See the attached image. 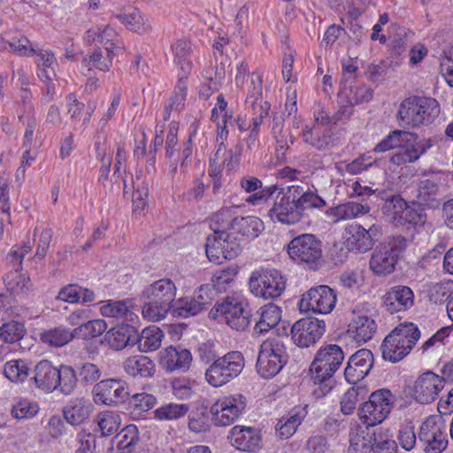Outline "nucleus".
<instances>
[{
  "label": "nucleus",
  "instance_id": "obj_57",
  "mask_svg": "<svg viewBox=\"0 0 453 453\" xmlns=\"http://www.w3.org/2000/svg\"><path fill=\"white\" fill-rule=\"evenodd\" d=\"M98 42L104 47L106 52L115 53V50L123 48V42L119 34L110 26L100 27Z\"/></svg>",
  "mask_w": 453,
  "mask_h": 453
},
{
  "label": "nucleus",
  "instance_id": "obj_6",
  "mask_svg": "<svg viewBox=\"0 0 453 453\" xmlns=\"http://www.w3.org/2000/svg\"><path fill=\"white\" fill-rule=\"evenodd\" d=\"M395 396L387 388L372 392L358 410L359 418L372 427L383 422L391 412Z\"/></svg>",
  "mask_w": 453,
  "mask_h": 453
},
{
  "label": "nucleus",
  "instance_id": "obj_61",
  "mask_svg": "<svg viewBox=\"0 0 453 453\" xmlns=\"http://www.w3.org/2000/svg\"><path fill=\"white\" fill-rule=\"evenodd\" d=\"M8 290L15 294L26 293L31 288L30 279L16 270L7 274L5 278Z\"/></svg>",
  "mask_w": 453,
  "mask_h": 453
},
{
  "label": "nucleus",
  "instance_id": "obj_31",
  "mask_svg": "<svg viewBox=\"0 0 453 453\" xmlns=\"http://www.w3.org/2000/svg\"><path fill=\"white\" fill-rule=\"evenodd\" d=\"M237 206H226L216 211L210 219V228L212 234L229 233L234 230L235 219H237Z\"/></svg>",
  "mask_w": 453,
  "mask_h": 453
},
{
  "label": "nucleus",
  "instance_id": "obj_25",
  "mask_svg": "<svg viewBox=\"0 0 453 453\" xmlns=\"http://www.w3.org/2000/svg\"><path fill=\"white\" fill-rule=\"evenodd\" d=\"M389 203L393 204L395 209L403 210L401 219L404 223L414 226H422L426 222V213L418 202L407 204L402 197L394 196Z\"/></svg>",
  "mask_w": 453,
  "mask_h": 453
},
{
  "label": "nucleus",
  "instance_id": "obj_27",
  "mask_svg": "<svg viewBox=\"0 0 453 453\" xmlns=\"http://www.w3.org/2000/svg\"><path fill=\"white\" fill-rule=\"evenodd\" d=\"M58 371V368L55 367L51 362L42 360L35 366V375L32 379L37 388L43 391L51 392L57 389Z\"/></svg>",
  "mask_w": 453,
  "mask_h": 453
},
{
  "label": "nucleus",
  "instance_id": "obj_54",
  "mask_svg": "<svg viewBox=\"0 0 453 453\" xmlns=\"http://www.w3.org/2000/svg\"><path fill=\"white\" fill-rule=\"evenodd\" d=\"M107 330V324L104 319L89 320L74 328V334L78 338L92 339L100 336Z\"/></svg>",
  "mask_w": 453,
  "mask_h": 453
},
{
  "label": "nucleus",
  "instance_id": "obj_8",
  "mask_svg": "<svg viewBox=\"0 0 453 453\" xmlns=\"http://www.w3.org/2000/svg\"><path fill=\"white\" fill-rule=\"evenodd\" d=\"M249 285L250 291L256 296L275 299L285 290L286 280L275 269H260L252 273Z\"/></svg>",
  "mask_w": 453,
  "mask_h": 453
},
{
  "label": "nucleus",
  "instance_id": "obj_19",
  "mask_svg": "<svg viewBox=\"0 0 453 453\" xmlns=\"http://www.w3.org/2000/svg\"><path fill=\"white\" fill-rule=\"evenodd\" d=\"M95 401L106 405H114L125 401L128 392L121 380H104L94 387Z\"/></svg>",
  "mask_w": 453,
  "mask_h": 453
},
{
  "label": "nucleus",
  "instance_id": "obj_7",
  "mask_svg": "<svg viewBox=\"0 0 453 453\" xmlns=\"http://www.w3.org/2000/svg\"><path fill=\"white\" fill-rule=\"evenodd\" d=\"M418 442L424 453H441L446 449L447 425L441 415H431L421 424Z\"/></svg>",
  "mask_w": 453,
  "mask_h": 453
},
{
  "label": "nucleus",
  "instance_id": "obj_5",
  "mask_svg": "<svg viewBox=\"0 0 453 453\" xmlns=\"http://www.w3.org/2000/svg\"><path fill=\"white\" fill-rule=\"evenodd\" d=\"M420 337V332L413 323L399 324L386 336L382 344L385 360L396 363L407 356Z\"/></svg>",
  "mask_w": 453,
  "mask_h": 453
},
{
  "label": "nucleus",
  "instance_id": "obj_4",
  "mask_svg": "<svg viewBox=\"0 0 453 453\" xmlns=\"http://www.w3.org/2000/svg\"><path fill=\"white\" fill-rule=\"evenodd\" d=\"M440 113L438 102L432 97L411 96L398 110V120L403 128H415L431 124Z\"/></svg>",
  "mask_w": 453,
  "mask_h": 453
},
{
  "label": "nucleus",
  "instance_id": "obj_24",
  "mask_svg": "<svg viewBox=\"0 0 453 453\" xmlns=\"http://www.w3.org/2000/svg\"><path fill=\"white\" fill-rule=\"evenodd\" d=\"M192 356L186 349L168 347L161 353L160 364L168 372L187 371L191 364Z\"/></svg>",
  "mask_w": 453,
  "mask_h": 453
},
{
  "label": "nucleus",
  "instance_id": "obj_10",
  "mask_svg": "<svg viewBox=\"0 0 453 453\" xmlns=\"http://www.w3.org/2000/svg\"><path fill=\"white\" fill-rule=\"evenodd\" d=\"M289 257L297 263L317 266L322 259V243L315 235L303 234L295 237L288 245Z\"/></svg>",
  "mask_w": 453,
  "mask_h": 453
},
{
  "label": "nucleus",
  "instance_id": "obj_29",
  "mask_svg": "<svg viewBox=\"0 0 453 453\" xmlns=\"http://www.w3.org/2000/svg\"><path fill=\"white\" fill-rule=\"evenodd\" d=\"M397 258L384 246L376 247L370 259V269L377 275H388L395 269Z\"/></svg>",
  "mask_w": 453,
  "mask_h": 453
},
{
  "label": "nucleus",
  "instance_id": "obj_9",
  "mask_svg": "<svg viewBox=\"0 0 453 453\" xmlns=\"http://www.w3.org/2000/svg\"><path fill=\"white\" fill-rule=\"evenodd\" d=\"M241 250V242L234 233L211 234L206 239V256L215 264L220 265L226 260L234 259Z\"/></svg>",
  "mask_w": 453,
  "mask_h": 453
},
{
  "label": "nucleus",
  "instance_id": "obj_13",
  "mask_svg": "<svg viewBox=\"0 0 453 453\" xmlns=\"http://www.w3.org/2000/svg\"><path fill=\"white\" fill-rule=\"evenodd\" d=\"M246 407V399L242 395H226L218 399L211 407L215 424L226 426L235 422Z\"/></svg>",
  "mask_w": 453,
  "mask_h": 453
},
{
  "label": "nucleus",
  "instance_id": "obj_39",
  "mask_svg": "<svg viewBox=\"0 0 453 453\" xmlns=\"http://www.w3.org/2000/svg\"><path fill=\"white\" fill-rule=\"evenodd\" d=\"M304 415L301 411L292 410L288 415L282 417L275 426L277 435L280 439H288L296 431L302 423Z\"/></svg>",
  "mask_w": 453,
  "mask_h": 453
},
{
  "label": "nucleus",
  "instance_id": "obj_3",
  "mask_svg": "<svg viewBox=\"0 0 453 453\" xmlns=\"http://www.w3.org/2000/svg\"><path fill=\"white\" fill-rule=\"evenodd\" d=\"M177 288L170 279H160L147 286L142 295L148 299L142 306V313L144 318L152 321H159L173 307Z\"/></svg>",
  "mask_w": 453,
  "mask_h": 453
},
{
  "label": "nucleus",
  "instance_id": "obj_40",
  "mask_svg": "<svg viewBox=\"0 0 453 453\" xmlns=\"http://www.w3.org/2000/svg\"><path fill=\"white\" fill-rule=\"evenodd\" d=\"M118 19L128 29L138 34H145L151 29L148 19L137 9L124 12L119 15Z\"/></svg>",
  "mask_w": 453,
  "mask_h": 453
},
{
  "label": "nucleus",
  "instance_id": "obj_53",
  "mask_svg": "<svg viewBox=\"0 0 453 453\" xmlns=\"http://www.w3.org/2000/svg\"><path fill=\"white\" fill-rule=\"evenodd\" d=\"M31 371L27 361L23 359L11 360L4 365V375L12 381H24Z\"/></svg>",
  "mask_w": 453,
  "mask_h": 453
},
{
  "label": "nucleus",
  "instance_id": "obj_60",
  "mask_svg": "<svg viewBox=\"0 0 453 453\" xmlns=\"http://www.w3.org/2000/svg\"><path fill=\"white\" fill-rule=\"evenodd\" d=\"M188 411V406L184 403H168L157 408L154 413L155 418L159 420L177 419Z\"/></svg>",
  "mask_w": 453,
  "mask_h": 453
},
{
  "label": "nucleus",
  "instance_id": "obj_32",
  "mask_svg": "<svg viewBox=\"0 0 453 453\" xmlns=\"http://www.w3.org/2000/svg\"><path fill=\"white\" fill-rule=\"evenodd\" d=\"M257 314L259 319L254 326V333L264 334L278 326L281 319V309L273 303H268L262 306Z\"/></svg>",
  "mask_w": 453,
  "mask_h": 453
},
{
  "label": "nucleus",
  "instance_id": "obj_46",
  "mask_svg": "<svg viewBox=\"0 0 453 453\" xmlns=\"http://www.w3.org/2000/svg\"><path fill=\"white\" fill-rule=\"evenodd\" d=\"M57 389L62 394L70 395L77 386V373L75 370L69 365H61L57 373Z\"/></svg>",
  "mask_w": 453,
  "mask_h": 453
},
{
  "label": "nucleus",
  "instance_id": "obj_2",
  "mask_svg": "<svg viewBox=\"0 0 453 453\" xmlns=\"http://www.w3.org/2000/svg\"><path fill=\"white\" fill-rule=\"evenodd\" d=\"M201 358L206 363L211 362L205 371L206 381L212 387H221L238 377L245 365L242 353L230 351L222 357H216L209 351L206 354L203 348H199Z\"/></svg>",
  "mask_w": 453,
  "mask_h": 453
},
{
  "label": "nucleus",
  "instance_id": "obj_33",
  "mask_svg": "<svg viewBox=\"0 0 453 453\" xmlns=\"http://www.w3.org/2000/svg\"><path fill=\"white\" fill-rule=\"evenodd\" d=\"M371 208L367 203L349 202L336 207L329 208L326 214L334 222L350 219L370 211Z\"/></svg>",
  "mask_w": 453,
  "mask_h": 453
},
{
  "label": "nucleus",
  "instance_id": "obj_28",
  "mask_svg": "<svg viewBox=\"0 0 453 453\" xmlns=\"http://www.w3.org/2000/svg\"><path fill=\"white\" fill-rule=\"evenodd\" d=\"M377 330V324L367 315H357L349 326V333L357 343L367 342L372 338Z\"/></svg>",
  "mask_w": 453,
  "mask_h": 453
},
{
  "label": "nucleus",
  "instance_id": "obj_47",
  "mask_svg": "<svg viewBox=\"0 0 453 453\" xmlns=\"http://www.w3.org/2000/svg\"><path fill=\"white\" fill-rule=\"evenodd\" d=\"M116 54L106 52V56L103 54L100 48H96L90 55L85 56L82 64L90 70L95 67L100 71L107 72L112 65V59Z\"/></svg>",
  "mask_w": 453,
  "mask_h": 453
},
{
  "label": "nucleus",
  "instance_id": "obj_55",
  "mask_svg": "<svg viewBox=\"0 0 453 453\" xmlns=\"http://www.w3.org/2000/svg\"><path fill=\"white\" fill-rule=\"evenodd\" d=\"M367 389L362 386L352 387L346 391L341 400V411L345 415H350L354 412L357 403L364 399Z\"/></svg>",
  "mask_w": 453,
  "mask_h": 453
},
{
  "label": "nucleus",
  "instance_id": "obj_45",
  "mask_svg": "<svg viewBox=\"0 0 453 453\" xmlns=\"http://www.w3.org/2000/svg\"><path fill=\"white\" fill-rule=\"evenodd\" d=\"M412 134L403 130H394L387 135L381 142H380L373 149L375 152H385L395 148L401 150L405 142L409 141V137Z\"/></svg>",
  "mask_w": 453,
  "mask_h": 453
},
{
  "label": "nucleus",
  "instance_id": "obj_48",
  "mask_svg": "<svg viewBox=\"0 0 453 453\" xmlns=\"http://www.w3.org/2000/svg\"><path fill=\"white\" fill-rule=\"evenodd\" d=\"M302 135L306 143L318 150H324L329 144V136L325 134L319 124H314L312 127L305 126Z\"/></svg>",
  "mask_w": 453,
  "mask_h": 453
},
{
  "label": "nucleus",
  "instance_id": "obj_16",
  "mask_svg": "<svg viewBox=\"0 0 453 453\" xmlns=\"http://www.w3.org/2000/svg\"><path fill=\"white\" fill-rule=\"evenodd\" d=\"M268 214L273 221L287 225L296 224L301 220L303 214L296 199H293L290 187H288L286 191L278 194Z\"/></svg>",
  "mask_w": 453,
  "mask_h": 453
},
{
  "label": "nucleus",
  "instance_id": "obj_43",
  "mask_svg": "<svg viewBox=\"0 0 453 453\" xmlns=\"http://www.w3.org/2000/svg\"><path fill=\"white\" fill-rule=\"evenodd\" d=\"M73 338H76L74 329L69 330L65 326H57L46 330L40 334V339L42 342L57 348L67 344Z\"/></svg>",
  "mask_w": 453,
  "mask_h": 453
},
{
  "label": "nucleus",
  "instance_id": "obj_58",
  "mask_svg": "<svg viewBox=\"0 0 453 453\" xmlns=\"http://www.w3.org/2000/svg\"><path fill=\"white\" fill-rule=\"evenodd\" d=\"M26 328L20 322L12 320L0 327V338L6 343H13L24 337Z\"/></svg>",
  "mask_w": 453,
  "mask_h": 453
},
{
  "label": "nucleus",
  "instance_id": "obj_63",
  "mask_svg": "<svg viewBox=\"0 0 453 453\" xmlns=\"http://www.w3.org/2000/svg\"><path fill=\"white\" fill-rule=\"evenodd\" d=\"M453 291V281L450 280H442L434 284L429 289L430 301L437 303L448 300Z\"/></svg>",
  "mask_w": 453,
  "mask_h": 453
},
{
  "label": "nucleus",
  "instance_id": "obj_38",
  "mask_svg": "<svg viewBox=\"0 0 453 453\" xmlns=\"http://www.w3.org/2000/svg\"><path fill=\"white\" fill-rule=\"evenodd\" d=\"M163 332L156 326L144 328L141 334L136 333V340L138 349L142 352H150L157 350L162 342Z\"/></svg>",
  "mask_w": 453,
  "mask_h": 453
},
{
  "label": "nucleus",
  "instance_id": "obj_11",
  "mask_svg": "<svg viewBox=\"0 0 453 453\" xmlns=\"http://www.w3.org/2000/svg\"><path fill=\"white\" fill-rule=\"evenodd\" d=\"M216 312L232 329L244 331L250 324V312L238 297L227 296L216 306Z\"/></svg>",
  "mask_w": 453,
  "mask_h": 453
},
{
  "label": "nucleus",
  "instance_id": "obj_59",
  "mask_svg": "<svg viewBox=\"0 0 453 453\" xmlns=\"http://www.w3.org/2000/svg\"><path fill=\"white\" fill-rule=\"evenodd\" d=\"M100 312L104 317L121 319L127 316L130 312V306L127 301H112L101 302Z\"/></svg>",
  "mask_w": 453,
  "mask_h": 453
},
{
  "label": "nucleus",
  "instance_id": "obj_17",
  "mask_svg": "<svg viewBox=\"0 0 453 453\" xmlns=\"http://www.w3.org/2000/svg\"><path fill=\"white\" fill-rule=\"evenodd\" d=\"M444 385L443 378L433 372H426L416 380L413 396L420 403H430L437 398Z\"/></svg>",
  "mask_w": 453,
  "mask_h": 453
},
{
  "label": "nucleus",
  "instance_id": "obj_14",
  "mask_svg": "<svg viewBox=\"0 0 453 453\" xmlns=\"http://www.w3.org/2000/svg\"><path fill=\"white\" fill-rule=\"evenodd\" d=\"M345 231L347 249L359 253L370 250L381 236V227L377 224H372L368 228L352 224Z\"/></svg>",
  "mask_w": 453,
  "mask_h": 453
},
{
  "label": "nucleus",
  "instance_id": "obj_20",
  "mask_svg": "<svg viewBox=\"0 0 453 453\" xmlns=\"http://www.w3.org/2000/svg\"><path fill=\"white\" fill-rule=\"evenodd\" d=\"M372 353L366 349H362L353 354L344 370V376L349 384H357L362 380L372 367Z\"/></svg>",
  "mask_w": 453,
  "mask_h": 453
},
{
  "label": "nucleus",
  "instance_id": "obj_42",
  "mask_svg": "<svg viewBox=\"0 0 453 453\" xmlns=\"http://www.w3.org/2000/svg\"><path fill=\"white\" fill-rule=\"evenodd\" d=\"M262 91V77L260 74L253 73L250 76V81L248 86V95L245 103L247 106L252 108L254 111V116L257 115L261 105H265L266 104L269 106L266 102H263Z\"/></svg>",
  "mask_w": 453,
  "mask_h": 453
},
{
  "label": "nucleus",
  "instance_id": "obj_44",
  "mask_svg": "<svg viewBox=\"0 0 453 453\" xmlns=\"http://www.w3.org/2000/svg\"><path fill=\"white\" fill-rule=\"evenodd\" d=\"M119 453H131L139 442V434L136 426L128 425L114 437Z\"/></svg>",
  "mask_w": 453,
  "mask_h": 453
},
{
  "label": "nucleus",
  "instance_id": "obj_52",
  "mask_svg": "<svg viewBox=\"0 0 453 453\" xmlns=\"http://www.w3.org/2000/svg\"><path fill=\"white\" fill-rule=\"evenodd\" d=\"M97 425L103 437L112 435L121 425L120 415L113 411H104L97 416Z\"/></svg>",
  "mask_w": 453,
  "mask_h": 453
},
{
  "label": "nucleus",
  "instance_id": "obj_30",
  "mask_svg": "<svg viewBox=\"0 0 453 453\" xmlns=\"http://www.w3.org/2000/svg\"><path fill=\"white\" fill-rule=\"evenodd\" d=\"M135 340V328L127 324L112 327L105 335V341L108 342L109 346L116 350H120L127 345L134 344Z\"/></svg>",
  "mask_w": 453,
  "mask_h": 453
},
{
  "label": "nucleus",
  "instance_id": "obj_62",
  "mask_svg": "<svg viewBox=\"0 0 453 453\" xmlns=\"http://www.w3.org/2000/svg\"><path fill=\"white\" fill-rule=\"evenodd\" d=\"M172 310L175 315L183 318L195 316L202 311L200 305L192 297H184L177 300L173 303Z\"/></svg>",
  "mask_w": 453,
  "mask_h": 453
},
{
  "label": "nucleus",
  "instance_id": "obj_56",
  "mask_svg": "<svg viewBox=\"0 0 453 453\" xmlns=\"http://www.w3.org/2000/svg\"><path fill=\"white\" fill-rule=\"evenodd\" d=\"M259 353L267 355V357H275L284 362L288 360L286 346L280 337H272L264 341L260 346Z\"/></svg>",
  "mask_w": 453,
  "mask_h": 453
},
{
  "label": "nucleus",
  "instance_id": "obj_49",
  "mask_svg": "<svg viewBox=\"0 0 453 453\" xmlns=\"http://www.w3.org/2000/svg\"><path fill=\"white\" fill-rule=\"evenodd\" d=\"M269 106L265 104L259 107L257 116L252 118V127L249 135L243 140L246 145V151L251 152L258 147V134L264 118L268 114Z\"/></svg>",
  "mask_w": 453,
  "mask_h": 453
},
{
  "label": "nucleus",
  "instance_id": "obj_26",
  "mask_svg": "<svg viewBox=\"0 0 453 453\" xmlns=\"http://www.w3.org/2000/svg\"><path fill=\"white\" fill-rule=\"evenodd\" d=\"M92 404L84 397L71 398L63 408V415L66 422L78 426L85 422L91 413Z\"/></svg>",
  "mask_w": 453,
  "mask_h": 453
},
{
  "label": "nucleus",
  "instance_id": "obj_12",
  "mask_svg": "<svg viewBox=\"0 0 453 453\" xmlns=\"http://www.w3.org/2000/svg\"><path fill=\"white\" fill-rule=\"evenodd\" d=\"M335 291L326 285H319L310 288L303 294L299 303L301 311L328 314L336 303Z\"/></svg>",
  "mask_w": 453,
  "mask_h": 453
},
{
  "label": "nucleus",
  "instance_id": "obj_15",
  "mask_svg": "<svg viewBox=\"0 0 453 453\" xmlns=\"http://www.w3.org/2000/svg\"><path fill=\"white\" fill-rule=\"evenodd\" d=\"M324 320L316 318H303L291 327L292 340L300 348H308L315 344L325 334Z\"/></svg>",
  "mask_w": 453,
  "mask_h": 453
},
{
  "label": "nucleus",
  "instance_id": "obj_34",
  "mask_svg": "<svg viewBox=\"0 0 453 453\" xmlns=\"http://www.w3.org/2000/svg\"><path fill=\"white\" fill-rule=\"evenodd\" d=\"M432 146L433 143L430 139L419 141L398 150L391 157L390 162L397 165L414 162Z\"/></svg>",
  "mask_w": 453,
  "mask_h": 453
},
{
  "label": "nucleus",
  "instance_id": "obj_36",
  "mask_svg": "<svg viewBox=\"0 0 453 453\" xmlns=\"http://www.w3.org/2000/svg\"><path fill=\"white\" fill-rule=\"evenodd\" d=\"M289 187L293 192V199H296L303 215L307 209L322 208L326 206V201L309 188L299 185H292Z\"/></svg>",
  "mask_w": 453,
  "mask_h": 453
},
{
  "label": "nucleus",
  "instance_id": "obj_23",
  "mask_svg": "<svg viewBox=\"0 0 453 453\" xmlns=\"http://www.w3.org/2000/svg\"><path fill=\"white\" fill-rule=\"evenodd\" d=\"M383 305L391 314L404 311L414 304V293L407 286H395L382 297Z\"/></svg>",
  "mask_w": 453,
  "mask_h": 453
},
{
  "label": "nucleus",
  "instance_id": "obj_37",
  "mask_svg": "<svg viewBox=\"0 0 453 453\" xmlns=\"http://www.w3.org/2000/svg\"><path fill=\"white\" fill-rule=\"evenodd\" d=\"M124 370L133 377H151L155 371L153 361L146 356H131L123 363Z\"/></svg>",
  "mask_w": 453,
  "mask_h": 453
},
{
  "label": "nucleus",
  "instance_id": "obj_64",
  "mask_svg": "<svg viewBox=\"0 0 453 453\" xmlns=\"http://www.w3.org/2000/svg\"><path fill=\"white\" fill-rule=\"evenodd\" d=\"M38 411L39 406L36 403L23 400L14 404L11 412L12 417L17 419H26L35 417Z\"/></svg>",
  "mask_w": 453,
  "mask_h": 453
},
{
  "label": "nucleus",
  "instance_id": "obj_21",
  "mask_svg": "<svg viewBox=\"0 0 453 453\" xmlns=\"http://www.w3.org/2000/svg\"><path fill=\"white\" fill-rule=\"evenodd\" d=\"M441 177L439 174L425 175L417 186V199L423 206L438 208L441 205Z\"/></svg>",
  "mask_w": 453,
  "mask_h": 453
},
{
  "label": "nucleus",
  "instance_id": "obj_22",
  "mask_svg": "<svg viewBox=\"0 0 453 453\" xmlns=\"http://www.w3.org/2000/svg\"><path fill=\"white\" fill-rule=\"evenodd\" d=\"M233 446L237 449L248 452H257L262 447L260 432L250 426H235L228 435Z\"/></svg>",
  "mask_w": 453,
  "mask_h": 453
},
{
  "label": "nucleus",
  "instance_id": "obj_1",
  "mask_svg": "<svg viewBox=\"0 0 453 453\" xmlns=\"http://www.w3.org/2000/svg\"><path fill=\"white\" fill-rule=\"evenodd\" d=\"M344 360L342 348L336 344L321 347L311 365L312 380L317 386L313 393L319 398L328 394L333 388V375Z\"/></svg>",
  "mask_w": 453,
  "mask_h": 453
},
{
  "label": "nucleus",
  "instance_id": "obj_41",
  "mask_svg": "<svg viewBox=\"0 0 453 453\" xmlns=\"http://www.w3.org/2000/svg\"><path fill=\"white\" fill-rule=\"evenodd\" d=\"M265 229L264 222L257 217H237L234 231L248 239L257 238Z\"/></svg>",
  "mask_w": 453,
  "mask_h": 453
},
{
  "label": "nucleus",
  "instance_id": "obj_18",
  "mask_svg": "<svg viewBox=\"0 0 453 453\" xmlns=\"http://www.w3.org/2000/svg\"><path fill=\"white\" fill-rule=\"evenodd\" d=\"M376 433L372 426L354 422L349 431L348 453H372L376 444Z\"/></svg>",
  "mask_w": 453,
  "mask_h": 453
},
{
  "label": "nucleus",
  "instance_id": "obj_50",
  "mask_svg": "<svg viewBox=\"0 0 453 453\" xmlns=\"http://www.w3.org/2000/svg\"><path fill=\"white\" fill-rule=\"evenodd\" d=\"M287 362L277 359L275 357H267L258 353L257 361V372L264 378H271L275 376Z\"/></svg>",
  "mask_w": 453,
  "mask_h": 453
},
{
  "label": "nucleus",
  "instance_id": "obj_51",
  "mask_svg": "<svg viewBox=\"0 0 453 453\" xmlns=\"http://www.w3.org/2000/svg\"><path fill=\"white\" fill-rule=\"evenodd\" d=\"M238 273L235 267H228L216 272L211 279L212 284L211 288L213 293L226 292L234 283Z\"/></svg>",
  "mask_w": 453,
  "mask_h": 453
},
{
  "label": "nucleus",
  "instance_id": "obj_35",
  "mask_svg": "<svg viewBox=\"0 0 453 453\" xmlns=\"http://www.w3.org/2000/svg\"><path fill=\"white\" fill-rule=\"evenodd\" d=\"M272 133L275 140V154L278 161H284L286 159V152L294 143V137L291 133L284 129L283 120L279 119H273Z\"/></svg>",
  "mask_w": 453,
  "mask_h": 453
}]
</instances>
